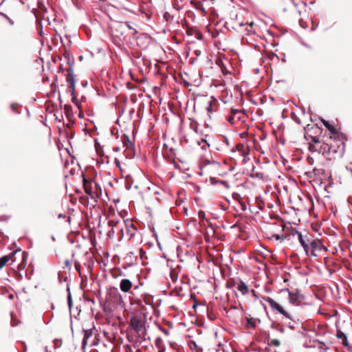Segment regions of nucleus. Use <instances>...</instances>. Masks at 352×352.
I'll use <instances>...</instances> for the list:
<instances>
[{"label": "nucleus", "mask_w": 352, "mask_h": 352, "mask_svg": "<svg viewBox=\"0 0 352 352\" xmlns=\"http://www.w3.org/2000/svg\"><path fill=\"white\" fill-rule=\"evenodd\" d=\"M118 130L114 127H111V136H115L116 137V139H118L119 135H118Z\"/></svg>", "instance_id": "nucleus-31"}, {"label": "nucleus", "mask_w": 352, "mask_h": 352, "mask_svg": "<svg viewBox=\"0 0 352 352\" xmlns=\"http://www.w3.org/2000/svg\"><path fill=\"white\" fill-rule=\"evenodd\" d=\"M320 121L322 122L326 129L329 131V133L334 136V139L336 140H339L340 138L342 140H346L345 134L336 129V127L333 124L330 123L329 120H326L321 118Z\"/></svg>", "instance_id": "nucleus-3"}, {"label": "nucleus", "mask_w": 352, "mask_h": 352, "mask_svg": "<svg viewBox=\"0 0 352 352\" xmlns=\"http://www.w3.org/2000/svg\"><path fill=\"white\" fill-rule=\"evenodd\" d=\"M281 292H288L289 302V303L293 305L305 299L304 295L300 293V290L298 289H296L294 292H292L290 291L289 289L285 288L283 289Z\"/></svg>", "instance_id": "nucleus-5"}, {"label": "nucleus", "mask_w": 352, "mask_h": 352, "mask_svg": "<svg viewBox=\"0 0 352 352\" xmlns=\"http://www.w3.org/2000/svg\"><path fill=\"white\" fill-rule=\"evenodd\" d=\"M75 88H76V85H68V87H67V91L68 93H69L71 94V96H72V102H74L75 100L76 99V96H75Z\"/></svg>", "instance_id": "nucleus-19"}, {"label": "nucleus", "mask_w": 352, "mask_h": 352, "mask_svg": "<svg viewBox=\"0 0 352 352\" xmlns=\"http://www.w3.org/2000/svg\"><path fill=\"white\" fill-rule=\"evenodd\" d=\"M291 118L293 120H294L298 124H300L301 123L300 118L296 115V113L294 112L291 113Z\"/></svg>", "instance_id": "nucleus-27"}, {"label": "nucleus", "mask_w": 352, "mask_h": 352, "mask_svg": "<svg viewBox=\"0 0 352 352\" xmlns=\"http://www.w3.org/2000/svg\"><path fill=\"white\" fill-rule=\"evenodd\" d=\"M298 241H299L300 245H302L307 243L306 241L304 239L302 234H299L298 236Z\"/></svg>", "instance_id": "nucleus-32"}, {"label": "nucleus", "mask_w": 352, "mask_h": 352, "mask_svg": "<svg viewBox=\"0 0 352 352\" xmlns=\"http://www.w3.org/2000/svg\"><path fill=\"white\" fill-rule=\"evenodd\" d=\"M309 138L311 139V140L314 143V144H318L320 142V138L318 137V136H314V135H308V134H305V138L308 140H309Z\"/></svg>", "instance_id": "nucleus-21"}, {"label": "nucleus", "mask_w": 352, "mask_h": 352, "mask_svg": "<svg viewBox=\"0 0 352 352\" xmlns=\"http://www.w3.org/2000/svg\"><path fill=\"white\" fill-rule=\"evenodd\" d=\"M265 340L264 341L265 343H267L268 344V342L271 340L270 338V333H267L265 332Z\"/></svg>", "instance_id": "nucleus-51"}, {"label": "nucleus", "mask_w": 352, "mask_h": 352, "mask_svg": "<svg viewBox=\"0 0 352 352\" xmlns=\"http://www.w3.org/2000/svg\"><path fill=\"white\" fill-rule=\"evenodd\" d=\"M166 347L164 346L158 347V352H165Z\"/></svg>", "instance_id": "nucleus-57"}, {"label": "nucleus", "mask_w": 352, "mask_h": 352, "mask_svg": "<svg viewBox=\"0 0 352 352\" xmlns=\"http://www.w3.org/2000/svg\"><path fill=\"white\" fill-rule=\"evenodd\" d=\"M322 241L318 239L312 240L310 242V246L311 248V256L316 257L318 255L315 254L316 251H320L322 249Z\"/></svg>", "instance_id": "nucleus-8"}, {"label": "nucleus", "mask_w": 352, "mask_h": 352, "mask_svg": "<svg viewBox=\"0 0 352 352\" xmlns=\"http://www.w3.org/2000/svg\"><path fill=\"white\" fill-rule=\"evenodd\" d=\"M83 186H84L85 192L88 195H91L92 189L91 187V184L85 178L83 179Z\"/></svg>", "instance_id": "nucleus-18"}, {"label": "nucleus", "mask_w": 352, "mask_h": 352, "mask_svg": "<svg viewBox=\"0 0 352 352\" xmlns=\"http://www.w3.org/2000/svg\"><path fill=\"white\" fill-rule=\"evenodd\" d=\"M279 332H280L281 333H283L285 332V329L283 327H280V328H277V329Z\"/></svg>", "instance_id": "nucleus-64"}, {"label": "nucleus", "mask_w": 352, "mask_h": 352, "mask_svg": "<svg viewBox=\"0 0 352 352\" xmlns=\"http://www.w3.org/2000/svg\"><path fill=\"white\" fill-rule=\"evenodd\" d=\"M13 254L10 255H6L0 258V270L6 265L8 261L12 258Z\"/></svg>", "instance_id": "nucleus-17"}, {"label": "nucleus", "mask_w": 352, "mask_h": 352, "mask_svg": "<svg viewBox=\"0 0 352 352\" xmlns=\"http://www.w3.org/2000/svg\"><path fill=\"white\" fill-rule=\"evenodd\" d=\"M245 320V326L247 328H255L256 326V322H261V320L259 318H255L250 316L246 317Z\"/></svg>", "instance_id": "nucleus-10"}, {"label": "nucleus", "mask_w": 352, "mask_h": 352, "mask_svg": "<svg viewBox=\"0 0 352 352\" xmlns=\"http://www.w3.org/2000/svg\"><path fill=\"white\" fill-rule=\"evenodd\" d=\"M201 143H205L207 145V146H210V144L205 138H201V141H197L198 145H200Z\"/></svg>", "instance_id": "nucleus-45"}, {"label": "nucleus", "mask_w": 352, "mask_h": 352, "mask_svg": "<svg viewBox=\"0 0 352 352\" xmlns=\"http://www.w3.org/2000/svg\"><path fill=\"white\" fill-rule=\"evenodd\" d=\"M301 246L304 249L306 254L308 256L309 255V245L307 243H305V244H304V245H302Z\"/></svg>", "instance_id": "nucleus-38"}, {"label": "nucleus", "mask_w": 352, "mask_h": 352, "mask_svg": "<svg viewBox=\"0 0 352 352\" xmlns=\"http://www.w3.org/2000/svg\"><path fill=\"white\" fill-rule=\"evenodd\" d=\"M98 293V300L104 316L98 313L96 318L100 320V322L108 324L110 322V289L106 288V291L103 292L102 286L100 285Z\"/></svg>", "instance_id": "nucleus-1"}, {"label": "nucleus", "mask_w": 352, "mask_h": 352, "mask_svg": "<svg viewBox=\"0 0 352 352\" xmlns=\"http://www.w3.org/2000/svg\"><path fill=\"white\" fill-rule=\"evenodd\" d=\"M114 163L119 167L120 168V162L119 160L117 159V158H115L114 159Z\"/></svg>", "instance_id": "nucleus-62"}, {"label": "nucleus", "mask_w": 352, "mask_h": 352, "mask_svg": "<svg viewBox=\"0 0 352 352\" xmlns=\"http://www.w3.org/2000/svg\"><path fill=\"white\" fill-rule=\"evenodd\" d=\"M316 342H318V344H320L319 349L320 350H322V346H325L324 342H323L322 341H320L319 340H316Z\"/></svg>", "instance_id": "nucleus-52"}, {"label": "nucleus", "mask_w": 352, "mask_h": 352, "mask_svg": "<svg viewBox=\"0 0 352 352\" xmlns=\"http://www.w3.org/2000/svg\"><path fill=\"white\" fill-rule=\"evenodd\" d=\"M119 260L120 258L117 255H115L113 256V258H111V262H116L117 261H119Z\"/></svg>", "instance_id": "nucleus-55"}, {"label": "nucleus", "mask_w": 352, "mask_h": 352, "mask_svg": "<svg viewBox=\"0 0 352 352\" xmlns=\"http://www.w3.org/2000/svg\"><path fill=\"white\" fill-rule=\"evenodd\" d=\"M196 38L198 39V40H201L203 38V35L201 32H197V34H196Z\"/></svg>", "instance_id": "nucleus-56"}, {"label": "nucleus", "mask_w": 352, "mask_h": 352, "mask_svg": "<svg viewBox=\"0 0 352 352\" xmlns=\"http://www.w3.org/2000/svg\"><path fill=\"white\" fill-rule=\"evenodd\" d=\"M227 120L230 124L233 125L234 124V116L231 115L230 116L228 117Z\"/></svg>", "instance_id": "nucleus-43"}, {"label": "nucleus", "mask_w": 352, "mask_h": 352, "mask_svg": "<svg viewBox=\"0 0 352 352\" xmlns=\"http://www.w3.org/2000/svg\"><path fill=\"white\" fill-rule=\"evenodd\" d=\"M263 300L267 302L273 310L277 311L279 314L284 316L286 318L292 320L291 314L287 312L283 307L277 302H276L271 297L265 296L263 297Z\"/></svg>", "instance_id": "nucleus-4"}, {"label": "nucleus", "mask_w": 352, "mask_h": 352, "mask_svg": "<svg viewBox=\"0 0 352 352\" xmlns=\"http://www.w3.org/2000/svg\"><path fill=\"white\" fill-rule=\"evenodd\" d=\"M272 237L276 241H284L286 239L285 235H280L278 234H274Z\"/></svg>", "instance_id": "nucleus-26"}, {"label": "nucleus", "mask_w": 352, "mask_h": 352, "mask_svg": "<svg viewBox=\"0 0 352 352\" xmlns=\"http://www.w3.org/2000/svg\"><path fill=\"white\" fill-rule=\"evenodd\" d=\"M190 3L195 8L200 10L201 12V13H203L204 15H206V10L200 1H195L194 0H190Z\"/></svg>", "instance_id": "nucleus-12"}, {"label": "nucleus", "mask_w": 352, "mask_h": 352, "mask_svg": "<svg viewBox=\"0 0 352 352\" xmlns=\"http://www.w3.org/2000/svg\"><path fill=\"white\" fill-rule=\"evenodd\" d=\"M131 287L132 283L130 280L126 278L121 280L120 287L123 292H129Z\"/></svg>", "instance_id": "nucleus-9"}, {"label": "nucleus", "mask_w": 352, "mask_h": 352, "mask_svg": "<svg viewBox=\"0 0 352 352\" xmlns=\"http://www.w3.org/2000/svg\"><path fill=\"white\" fill-rule=\"evenodd\" d=\"M256 201L259 204L258 201L261 202L262 205L264 206L265 205V202L263 201V199H261V195H258L256 197Z\"/></svg>", "instance_id": "nucleus-48"}, {"label": "nucleus", "mask_w": 352, "mask_h": 352, "mask_svg": "<svg viewBox=\"0 0 352 352\" xmlns=\"http://www.w3.org/2000/svg\"><path fill=\"white\" fill-rule=\"evenodd\" d=\"M268 345L279 346L280 345V342L278 339H273L268 342Z\"/></svg>", "instance_id": "nucleus-25"}, {"label": "nucleus", "mask_w": 352, "mask_h": 352, "mask_svg": "<svg viewBox=\"0 0 352 352\" xmlns=\"http://www.w3.org/2000/svg\"><path fill=\"white\" fill-rule=\"evenodd\" d=\"M291 234L293 236L298 235L299 234H302V232H299L296 228H291Z\"/></svg>", "instance_id": "nucleus-36"}, {"label": "nucleus", "mask_w": 352, "mask_h": 352, "mask_svg": "<svg viewBox=\"0 0 352 352\" xmlns=\"http://www.w3.org/2000/svg\"><path fill=\"white\" fill-rule=\"evenodd\" d=\"M327 147V155H330L331 153L333 154H338L340 157H342L344 153L345 143L343 142L339 145H328Z\"/></svg>", "instance_id": "nucleus-7"}, {"label": "nucleus", "mask_w": 352, "mask_h": 352, "mask_svg": "<svg viewBox=\"0 0 352 352\" xmlns=\"http://www.w3.org/2000/svg\"><path fill=\"white\" fill-rule=\"evenodd\" d=\"M309 151L311 152H316V151H318V149H316V146L314 144L309 143Z\"/></svg>", "instance_id": "nucleus-41"}, {"label": "nucleus", "mask_w": 352, "mask_h": 352, "mask_svg": "<svg viewBox=\"0 0 352 352\" xmlns=\"http://www.w3.org/2000/svg\"><path fill=\"white\" fill-rule=\"evenodd\" d=\"M111 277L117 278L118 276L122 275V271H121L120 268L114 267V268L111 269Z\"/></svg>", "instance_id": "nucleus-22"}, {"label": "nucleus", "mask_w": 352, "mask_h": 352, "mask_svg": "<svg viewBox=\"0 0 352 352\" xmlns=\"http://www.w3.org/2000/svg\"><path fill=\"white\" fill-rule=\"evenodd\" d=\"M163 18L164 19V20L166 21H168L170 19H173V16L168 12H165L164 14H163Z\"/></svg>", "instance_id": "nucleus-29"}, {"label": "nucleus", "mask_w": 352, "mask_h": 352, "mask_svg": "<svg viewBox=\"0 0 352 352\" xmlns=\"http://www.w3.org/2000/svg\"><path fill=\"white\" fill-rule=\"evenodd\" d=\"M144 321L142 320L140 316H134L130 319V326L138 333H140V331H142L144 327Z\"/></svg>", "instance_id": "nucleus-6"}, {"label": "nucleus", "mask_w": 352, "mask_h": 352, "mask_svg": "<svg viewBox=\"0 0 352 352\" xmlns=\"http://www.w3.org/2000/svg\"><path fill=\"white\" fill-rule=\"evenodd\" d=\"M299 25L304 29L307 28V25H305V22L301 19L299 20Z\"/></svg>", "instance_id": "nucleus-49"}, {"label": "nucleus", "mask_w": 352, "mask_h": 352, "mask_svg": "<svg viewBox=\"0 0 352 352\" xmlns=\"http://www.w3.org/2000/svg\"><path fill=\"white\" fill-rule=\"evenodd\" d=\"M307 160L308 163L311 165H312L314 162L313 157H311L310 155L307 156Z\"/></svg>", "instance_id": "nucleus-50"}, {"label": "nucleus", "mask_w": 352, "mask_h": 352, "mask_svg": "<svg viewBox=\"0 0 352 352\" xmlns=\"http://www.w3.org/2000/svg\"><path fill=\"white\" fill-rule=\"evenodd\" d=\"M155 345L158 348L160 346H162L163 345L162 344V340L160 337H157L156 339H155Z\"/></svg>", "instance_id": "nucleus-33"}, {"label": "nucleus", "mask_w": 352, "mask_h": 352, "mask_svg": "<svg viewBox=\"0 0 352 352\" xmlns=\"http://www.w3.org/2000/svg\"><path fill=\"white\" fill-rule=\"evenodd\" d=\"M232 197L234 200H239V199L241 198V195L238 192H234L232 194Z\"/></svg>", "instance_id": "nucleus-46"}, {"label": "nucleus", "mask_w": 352, "mask_h": 352, "mask_svg": "<svg viewBox=\"0 0 352 352\" xmlns=\"http://www.w3.org/2000/svg\"><path fill=\"white\" fill-rule=\"evenodd\" d=\"M235 285V282L234 280H230L229 282H228L226 283V287L227 288H231L232 287H234Z\"/></svg>", "instance_id": "nucleus-42"}, {"label": "nucleus", "mask_w": 352, "mask_h": 352, "mask_svg": "<svg viewBox=\"0 0 352 352\" xmlns=\"http://www.w3.org/2000/svg\"><path fill=\"white\" fill-rule=\"evenodd\" d=\"M208 317L209 320H210L211 321L214 320L216 319L215 316L210 315L208 313Z\"/></svg>", "instance_id": "nucleus-58"}, {"label": "nucleus", "mask_w": 352, "mask_h": 352, "mask_svg": "<svg viewBox=\"0 0 352 352\" xmlns=\"http://www.w3.org/2000/svg\"><path fill=\"white\" fill-rule=\"evenodd\" d=\"M237 289L241 292L243 295H245L248 293L249 289L248 285L241 280H239V283L237 285Z\"/></svg>", "instance_id": "nucleus-13"}, {"label": "nucleus", "mask_w": 352, "mask_h": 352, "mask_svg": "<svg viewBox=\"0 0 352 352\" xmlns=\"http://www.w3.org/2000/svg\"><path fill=\"white\" fill-rule=\"evenodd\" d=\"M146 335H147V332H146V329L144 328V331L142 330V331H140V337L146 340H147L148 338H146Z\"/></svg>", "instance_id": "nucleus-30"}, {"label": "nucleus", "mask_w": 352, "mask_h": 352, "mask_svg": "<svg viewBox=\"0 0 352 352\" xmlns=\"http://www.w3.org/2000/svg\"><path fill=\"white\" fill-rule=\"evenodd\" d=\"M336 336L338 339L342 340L346 336V334L344 333L341 329L337 328Z\"/></svg>", "instance_id": "nucleus-24"}, {"label": "nucleus", "mask_w": 352, "mask_h": 352, "mask_svg": "<svg viewBox=\"0 0 352 352\" xmlns=\"http://www.w3.org/2000/svg\"><path fill=\"white\" fill-rule=\"evenodd\" d=\"M121 141L124 146L129 147V146H133L129 136L126 134H123L121 137Z\"/></svg>", "instance_id": "nucleus-16"}, {"label": "nucleus", "mask_w": 352, "mask_h": 352, "mask_svg": "<svg viewBox=\"0 0 352 352\" xmlns=\"http://www.w3.org/2000/svg\"><path fill=\"white\" fill-rule=\"evenodd\" d=\"M210 184L212 185H216L217 184H222L227 189H229L230 186L228 183V182L226 181V180H219L217 179V178L214 177H210Z\"/></svg>", "instance_id": "nucleus-11"}, {"label": "nucleus", "mask_w": 352, "mask_h": 352, "mask_svg": "<svg viewBox=\"0 0 352 352\" xmlns=\"http://www.w3.org/2000/svg\"><path fill=\"white\" fill-rule=\"evenodd\" d=\"M206 109H207V111H208V113H212V112H213L212 103V102H209L208 106L207 107Z\"/></svg>", "instance_id": "nucleus-44"}, {"label": "nucleus", "mask_w": 352, "mask_h": 352, "mask_svg": "<svg viewBox=\"0 0 352 352\" xmlns=\"http://www.w3.org/2000/svg\"><path fill=\"white\" fill-rule=\"evenodd\" d=\"M327 147L326 146H320V148L318 150V152L319 153H322V155H324L325 153L327 154Z\"/></svg>", "instance_id": "nucleus-34"}, {"label": "nucleus", "mask_w": 352, "mask_h": 352, "mask_svg": "<svg viewBox=\"0 0 352 352\" xmlns=\"http://www.w3.org/2000/svg\"><path fill=\"white\" fill-rule=\"evenodd\" d=\"M252 177H255L257 179H263V173L258 172L255 173L254 175H252Z\"/></svg>", "instance_id": "nucleus-37"}, {"label": "nucleus", "mask_w": 352, "mask_h": 352, "mask_svg": "<svg viewBox=\"0 0 352 352\" xmlns=\"http://www.w3.org/2000/svg\"><path fill=\"white\" fill-rule=\"evenodd\" d=\"M347 202L350 206H352V196H349L347 198Z\"/></svg>", "instance_id": "nucleus-59"}, {"label": "nucleus", "mask_w": 352, "mask_h": 352, "mask_svg": "<svg viewBox=\"0 0 352 352\" xmlns=\"http://www.w3.org/2000/svg\"><path fill=\"white\" fill-rule=\"evenodd\" d=\"M342 344L344 346H349V341H348V339H347V336H346L345 338H344L342 340Z\"/></svg>", "instance_id": "nucleus-40"}, {"label": "nucleus", "mask_w": 352, "mask_h": 352, "mask_svg": "<svg viewBox=\"0 0 352 352\" xmlns=\"http://www.w3.org/2000/svg\"><path fill=\"white\" fill-rule=\"evenodd\" d=\"M66 80L68 83V85H76L74 76L72 70L68 72V74L66 77Z\"/></svg>", "instance_id": "nucleus-15"}, {"label": "nucleus", "mask_w": 352, "mask_h": 352, "mask_svg": "<svg viewBox=\"0 0 352 352\" xmlns=\"http://www.w3.org/2000/svg\"><path fill=\"white\" fill-rule=\"evenodd\" d=\"M230 111L232 116H235L236 114L239 113V109L231 108Z\"/></svg>", "instance_id": "nucleus-47"}, {"label": "nucleus", "mask_w": 352, "mask_h": 352, "mask_svg": "<svg viewBox=\"0 0 352 352\" xmlns=\"http://www.w3.org/2000/svg\"><path fill=\"white\" fill-rule=\"evenodd\" d=\"M240 205H241L242 211H245L247 210V207H246V205L245 203L240 202Z\"/></svg>", "instance_id": "nucleus-54"}, {"label": "nucleus", "mask_w": 352, "mask_h": 352, "mask_svg": "<svg viewBox=\"0 0 352 352\" xmlns=\"http://www.w3.org/2000/svg\"><path fill=\"white\" fill-rule=\"evenodd\" d=\"M84 336L82 339V348H85V346L87 344L88 339L91 336L92 332L91 330H83Z\"/></svg>", "instance_id": "nucleus-14"}, {"label": "nucleus", "mask_w": 352, "mask_h": 352, "mask_svg": "<svg viewBox=\"0 0 352 352\" xmlns=\"http://www.w3.org/2000/svg\"><path fill=\"white\" fill-rule=\"evenodd\" d=\"M111 295L113 294L114 293H118V289L116 287H111Z\"/></svg>", "instance_id": "nucleus-61"}, {"label": "nucleus", "mask_w": 352, "mask_h": 352, "mask_svg": "<svg viewBox=\"0 0 352 352\" xmlns=\"http://www.w3.org/2000/svg\"><path fill=\"white\" fill-rule=\"evenodd\" d=\"M199 123L195 120H192L190 124V128L192 129L195 133L198 132Z\"/></svg>", "instance_id": "nucleus-23"}, {"label": "nucleus", "mask_w": 352, "mask_h": 352, "mask_svg": "<svg viewBox=\"0 0 352 352\" xmlns=\"http://www.w3.org/2000/svg\"><path fill=\"white\" fill-rule=\"evenodd\" d=\"M205 216H206V213L203 210H199L198 212V217L200 219H205Z\"/></svg>", "instance_id": "nucleus-39"}, {"label": "nucleus", "mask_w": 352, "mask_h": 352, "mask_svg": "<svg viewBox=\"0 0 352 352\" xmlns=\"http://www.w3.org/2000/svg\"><path fill=\"white\" fill-rule=\"evenodd\" d=\"M140 258L142 260L144 258V257L146 256V252L144 250L140 249Z\"/></svg>", "instance_id": "nucleus-53"}, {"label": "nucleus", "mask_w": 352, "mask_h": 352, "mask_svg": "<svg viewBox=\"0 0 352 352\" xmlns=\"http://www.w3.org/2000/svg\"><path fill=\"white\" fill-rule=\"evenodd\" d=\"M223 138H224V140H225L226 144L228 146H229V145H230V142H229V140H228V138H227L226 136H224V135H223Z\"/></svg>", "instance_id": "nucleus-63"}, {"label": "nucleus", "mask_w": 352, "mask_h": 352, "mask_svg": "<svg viewBox=\"0 0 352 352\" xmlns=\"http://www.w3.org/2000/svg\"><path fill=\"white\" fill-rule=\"evenodd\" d=\"M67 290H68V292H69V288L67 289ZM67 303H68L69 307L71 308L72 304V296H71L70 292H69L68 295H67Z\"/></svg>", "instance_id": "nucleus-35"}, {"label": "nucleus", "mask_w": 352, "mask_h": 352, "mask_svg": "<svg viewBox=\"0 0 352 352\" xmlns=\"http://www.w3.org/2000/svg\"><path fill=\"white\" fill-rule=\"evenodd\" d=\"M95 148L98 155L97 164L99 166H107L109 162V156L104 154V146L101 145L97 139L95 140Z\"/></svg>", "instance_id": "nucleus-2"}, {"label": "nucleus", "mask_w": 352, "mask_h": 352, "mask_svg": "<svg viewBox=\"0 0 352 352\" xmlns=\"http://www.w3.org/2000/svg\"><path fill=\"white\" fill-rule=\"evenodd\" d=\"M189 346H190V349H192V350L197 349V352H203V349L201 347H199L197 345V344L196 343V342L194 340L190 341Z\"/></svg>", "instance_id": "nucleus-20"}, {"label": "nucleus", "mask_w": 352, "mask_h": 352, "mask_svg": "<svg viewBox=\"0 0 352 352\" xmlns=\"http://www.w3.org/2000/svg\"><path fill=\"white\" fill-rule=\"evenodd\" d=\"M203 164H204V166H206V165L211 164H217L218 166H220V163L219 162L210 161L209 160H204L203 161Z\"/></svg>", "instance_id": "nucleus-28"}, {"label": "nucleus", "mask_w": 352, "mask_h": 352, "mask_svg": "<svg viewBox=\"0 0 352 352\" xmlns=\"http://www.w3.org/2000/svg\"><path fill=\"white\" fill-rule=\"evenodd\" d=\"M103 334H104V336L107 339H109V333H108V331H106V329H103Z\"/></svg>", "instance_id": "nucleus-60"}]
</instances>
